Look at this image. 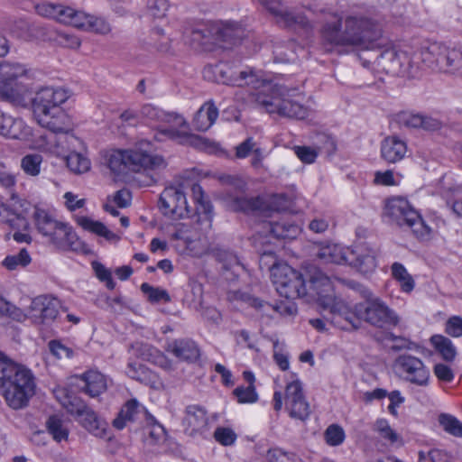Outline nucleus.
I'll return each mask as SVG.
<instances>
[{
	"label": "nucleus",
	"mask_w": 462,
	"mask_h": 462,
	"mask_svg": "<svg viewBox=\"0 0 462 462\" xmlns=\"http://www.w3.org/2000/svg\"><path fill=\"white\" fill-rule=\"evenodd\" d=\"M219 28L216 21H200L190 24L185 29V33L199 46H205L212 42H217V34Z\"/></svg>",
	"instance_id": "5701e85b"
},
{
	"label": "nucleus",
	"mask_w": 462,
	"mask_h": 462,
	"mask_svg": "<svg viewBox=\"0 0 462 462\" xmlns=\"http://www.w3.org/2000/svg\"><path fill=\"white\" fill-rule=\"evenodd\" d=\"M28 134L24 122L20 118H14L0 110V135L11 139H22Z\"/></svg>",
	"instance_id": "cd10ccee"
},
{
	"label": "nucleus",
	"mask_w": 462,
	"mask_h": 462,
	"mask_svg": "<svg viewBox=\"0 0 462 462\" xmlns=\"http://www.w3.org/2000/svg\"><path fill=\"white\" fill-rule=\"evenodd\" d=\"M42 156L39 153H31L25 155L21 162V167L23 171L31 176H37L41 171Z\"/></svg>",
	"instance_id": "6e6d98bb"
},
{
	"label": "nucleus",
	"mask_w": 462,
	"mask_h": 462,
	"mask_svg": "<svg viewBox=\"0 0 462 462\" xmlns=\"http://www.w3.org/2000/svg\"><path fill=\"white\" fill-rule=\"evenodd\" d=\"M350 249H345L338 245H327L319 248L318 257L324 263H353Z\"/></svg>",
	"instance_id": "473e14b6"
},
{
	"label": "nucleus",
	"mask_w": 462,
	"mask_h": 462,
	"mask_svg": "<svg viewBox=\"0 0 462 462\" xmlns=\"http://www.w3.org/2000/svg\"><path fill=\"white\" fill-rule=\"evenodd\" d=\"M324 436L326 442L333 447L342 444L346 437L344 430L336 424L328 426Z\"/></svg>",
	"instance_id": "680f3d73"
},
{
	"label": "nucleus",
	"mask_w": 462,
	"mask_h": 462,
	"mask_svg": "<svg viewBox=\"0 0 462 462\" xmlns=\"http://www.w3.org/2000/svg\"><path fill=\"white\" fill-rule=\"evenodd\" d=\"M35 390L32 372L0 353V394L7 406L13 410L27 407Z\"/></svg>",
	"instance_id": "f03ea898"
},
{
	"label": "nucleus",
	"mask_w": 462,
	"mask_h": 462,
	"mask_svg": "<svg viewBox=\"0 0 462 462\" xmlns=\"http://www.w3.org/2000/svg\"><path fill=\"white\" fill-rule=\"evenodd\" d=\"M182 426L185 434L195 437L208 430V417L206 409L200 405L191 404L185 409V416L182 419Z\"/></svg>",
	"instance_id": "aec40b11"
},
{
	"label": "nucleus",
	"mask_w": 462,
	"mask_h": 462,
	"mask_svg": "<svg viewBox=\"0 0 462 462\" xmlns=\"http://www.w3.org/2000/svg\"><path fill=\"white\" fill-rule=\"evenodd\" d=\"M160 211L173 219L189 217L191 210L187 204L184 192L177 187H167L160 195L158 201Z\"/></svg>",
	"instance_id": "f3484780"
},
{
	"label": "nucleus",
	"mask_w": 462,
	"mask_h": 462,
	"mask_svg": "<svg viewBox=\"0 0 462 462\" xmlns=\"http://www.w3.org/2000/svg\"><path fill=\"white\" fill-rule=\"evenodd\" d=\"M267 460L269 462H302L296 454L285 452L281 448L270 449L267 453Z\"/></svg>",
	"instance_id": "e2e57ef3"
},
{
	"label": "nucleus",
	"mask_w": 462,
	"mask_h": 462,
	"mask_svg": "<svg viewBox=\"0 0 462 462\" xmlns=\"http://www.w3.org/2000/svg\"><path fill=\"white\" fill-rule=\"evenodd\" d=\"M223 83L227 85H253L254 88H257L254 84L258 83V77L253 70H242L239 72L231 71L229 69H220Z\"/></svg>",
	"instance_id": "e433bc0d"
},
{
	"label": "nucleus",
	"mask_w": 462,
	"mask_h": 462,
	"mask_svg": "<svg viewBox=\"0 0 462 462\" xmlns=\"http://www.w3.org/2000/svg\"><path fill=\"white\" fill-rule=\"evenodd\" d=\"M430 343L444 360L450 362L455 359L457 349L449 338L442 335H434L430 337Z\"/></svg>",
	"instance_id": "49530a36"
},
{
	"label": "nucleus",
	"mask_w": 462,
	"mask_h": 462,
	"mask_svg": "<svg viewBox=\"0 0 462 462\" xmlns=\"http://www.w3.org/2000/svg\"><path fill=\"white\" fill-rule=\"evenodd\" d=\"M252 154L253 159L251 164L254 167H257L258 162H260V149L256 147V143L254 139L252 137H248L235 147V153L233 156L228 154H226V156L232 160H242Z\"/></svg>",
	"instance_id": "79ce46f5"
},
{
	"label": "nucleus",
	"mask_w": 462,
	"mask_h": 462,
	"mask_svg": "<svg viewBox=\"0 0 462 462\" xmlns=\"http://www.w3.org/2000/svg\"><path fill=\"white\" fill-rule=\"evenodd\" d=\"M62 406L69 414L75 415L78 418L88 408L81 398L74 394H67L62 402Z\"/></svg>",
	"instance_id": "864d4df0"
},
{
	"label": "nucleus",
	"mask_w": 462,
	"mask_h": 462,
	"mask_svg": "<svg viewBox=\"0 0 462 462\" xmlns=\"http://www.w3.org/2000/svg\"><path fill=\"white\" fill-rule=\"evenodd\" d=\"M73 121L70 118L69 127L62 129H49L50 133L42 136L47 149L54 150L56 152H73L78 151L82 141L73 134Z\"/></svg>",
	"instance_id": "a211bd4d"
},
{
	"label": "nucleus",
	"mask_w": 462,
	"mask_h": 462,
	"mask_svg": "<svg viewBox=\"0 0 462 462\" xmlns=\"http://www.w3.org/2000/svg\"><path fill=\"white\" fill-rule=\"evenodd\" d=\"M32 218L37 231L61 250L78 249L79 238L69 224L58 221L45 209L35 208Z\"/></svg>",
	"instance_id": "0eeeda50"
},
{
	"label": "nucleus",
	"mask_w": 462,
	"mask_h": 462,
	"mask_svg": "<svg viewBox=\"0 0 462 462\" xmlns=\"http://www.w3.org/2000/svg\"><path fill=\"white\" fill-rule=\"evenodd\" d=\"M395 374L402 381L418 387H428L430 371L424 362L412 355H401L393 363Z\"/></svg>",
	"instance_id": "ddd939ff"
},
{
	"label": "nucleus",
	"mask_w": 462,
	"mask_h": 462,
	"mask_svg": "<svg viewBox=\"0 0 462 462\" xmlns=\"http://www.w3.org/2000/svg\"><path fill=\"white\" fill-rule=\"evenodd\" d=\"M400 122L411 128H423L425 130H435L439 128V122L430 116L420 114L403 113L400 116Z\"/></svg>",
	"instance_id": "ea45409f"
},
{
	"label": "nucleus",
	"mask_w": 462,
	"mask_h": 462,
	"mask_svg": "<svg viewBox=\"0 0 462 462\" xmlns=\"http://www.w3.org/2000/svg\"><path fill=\"white\" fill-rule=\"evenodd\" d=\"M78 223L85 230L90 231L99 236L105 237L106 240H115L118 236L110 231L103 223L92 220L88 217H79Z\"/></svg>",
	"instance_id": "de8ad7c7"
},
{
	"label": "nucleus",
	"mask_w": 462,
	"mask_h": 462,
	"mask_svg": "<svg viewBox=\"0 0 462 462\" xmlns=\"http://www.w3.org/2000/svg\"><path fill=\"white\" fill-rule=\"evenodd\" d=\"M350 256L353 263H348L362 273H369L376 267V253L374 249L365 245H356L351 250Z\"/></svg>",
	"instance_id": "bb28decb"
},
{
	"label": "nucleus",
	"mask_w": 462,
	"mask_h": 462,
	"mask_svg": "<svg viewBox=\"0 0 462 462\" xmlns=\"http://www.w3.org/2000/svg\"><path fill=\"white\" fill-rule=\"evenodd\" d=\"M439 422L448 433L455 437H462V422L456 417L442 413L439 417Z\"/></svg>",
	"instance_id": "4d7b16f0"
},
{
	"label": "nucleus",
	"mask_w": 462,
	"mask_h": 462,
	"mask_svg": "<svg viewBox=\"0 0 462 462\" xmlns=\"http://www.w3.org/2000/svg\"><path fill=\"white\" fill-rule=\"evenodd\" d=\"M291 206V199L285 194H273L262 198V218L271 217L273 212L286 210Z\"/></svg>",
	"instance_id": "4c0bfd02"
},
{
	"label": "nucleus",
	"mask_w": 462,
	"mask_h": 462,
	"mask_svg": "<svg viewBox=\"0 0 462 462\" xmlns=\"http://www.w3.org/2000/svg\"><path fill=\"white\" fill-rule=\"evenodd\" d=\"M215 439L223 446H230L235 443L236 434L230 428L218 427L214 432Z\"/></svg>",
	"instance_id": "774afa93"
},
{
	"label": "nucleus",
	"mask_w": 462,
	"mask_h": 462,
	"mask_svg": "<svg viewBox=\"0 0 462 462\" xmlns=\"http://www.w3.org/2000/svg\"><path fill=\"white\" fill-rule=\"evenodd\" d=\"M314 289L322 290L317 292V301L325 310H328L329 317L326 319L335 327L344 329L356 330L360 328V319L356 315V306L351 308L346 301L336 297L330 279L327 275H320L312 282Z\"/></svg>",
	"instance_id": "20e7f679"
},
{
	"label": "nucleus",
	"mask_w": 462,
	"mask_h": 462,
	"mask_svg": "<svg viewBox=\"0 0 462 462\" xmlns=\"http://www.w3.org/2000/svg\"><path fill=\"white\" fill-rule=\"evenodd\" d=\"M27 69L20 63L0 62V100L15 106L23 105L24 94L29 90L23 81Z\"/></svg>",
	"instance_id": "9d476101"
},
{
	"label": "nucleus",
	"mask_w": 462,
	"mask_h": 462,
	"mask_svg": "<svg viewBox=\"0 0 462 462\" xmlns=\"http://www.w3.org/2000/svg\"><path fill=\"white\" fill-rule=\"evenodd\" d=\"M233 393L240 403H252L255 402L258 399L254 385L238 386L234 390Z\"/></svg>",
	"instance_id": "052dcab7"
},
{
	"label": "nucleus",
	"mask_w": 462,
	"mask_h": 462,
	"mask_svg": "<svg viewBox=\"0 0 462 462\" xmlns=\"http://www.w3.org/2000/svg\"><path fill=\"white\" fill-rule=\"evenodd\" d=\"M299 232L297 225L266 221L262 218V234L268 233L273 238L291 239L296 237Z\"/></svg>",
	"instance_id": "7c9ffc66"
},
{
	"label": "nucleus",
	"mask_w": 462,
	"mask_h": 462,
	"mask_svg": "<svg viewBox=\"0 0 462 462\" xmlns=\"http://www.w3.org/2000/svg\"><path fill=\"white\" fill-rule=\"evenodd\" d=\"M32 258L26 248H22L17 254L7 255L3 265L8 270H15L18 266L25 267L30 264Z\"/></svg>",
	"instance_id": "5fc2aeb1"
},
{
	"label": "nucleus",
	"mask_w": 462,
	"mask_h": 462,
	"mask_svg": "<svg viewBox=\"0 0 462 462\" xmlns=\"http://www.w3.org/2000/svg\"><path fill=\"white\" fill-rule=\"evenodd\" d=\"M141 115L157 128L164 124L187 125L183 116L175 112L164 111L162 108L146 104L142 106Z\"/></svg>",
	"instance_id": "b1692460"
},
{
	"label": "nucleus",
	"mask_w": 462,
	"mask_h": 462,
	"mask_svg": "<svg viewBox=\"0 0 462 462\" xmlns=\"http://www.w3.org/2000/svg\"><path fill=\"white\" fill-rule=\"evenodd\" d=\"M127 172H139L142 170H157L166 167V162L162 156L152 155L141 147L135 146L132 149L125 150Z\"/></svg>",
	"instance_id": "6ab92c4d"
},
{
	"label": "nucleus",
	"mask_w": 462,
	"mask_h": 462,
	"mask_svg": "<svg viewBox=\"0 0 462 462\" xmlns=\"http://www.w3.org/2000/svg\"><path fill=\"white\" fill-rule=\"evenodd\" d=\"M136 351L141 359L153 364H159L165 359L161 351L148 344L137 345Z\"/></svg>",
	"instance_id": "13d9d810"
},
{
	"label": "nucleus",
	"mask_w": 462,
	"mask_h": 462,
	"mask_svg": "<svg viewBox=\"0 0 462 462\" xmlns=\"http://www.w3.org/2000/svg\"><path fill=\"white\" fill-rule=\"evenodd\" d=\"M140 289L151 303H168L171 301V296L164 289L153 287L147 282L142 283Z\"/></svg>",
	"instance_id": "603ef678"
},
{
	"label": "nucleus",
	"mask_w": 462,
	"mask_h": 462,
	"mask_svg": "<svg viewBox=\"0 0 462 462\" xmlns=\"http://www.w3.org/2000/svg\"><path fill=\"white\" fill-rule=\"evenodd\" d=\"M219 181L226 189L223 193V199L226 201V193L231 190L233 194H245L249 192V183L245 179L237 175L222 174L218 178Z\"/></svg>",
	"instance_id": "37998d69"
},
{
	"label": "nucleus",
	"mask_w": 462,
	"mask_h": 462,
	"mask_svg": "<svg viewBox=\"0 0 462 462\" xmlns=\"http://www.w3.org/2000/svg\"><path fill=\"white\" fill-rule=\"evenodd\" d=\"M226 206L233 212L243 213L246 216H256L260 211V194L248 196L245 194L226 193Z\"/></svg>",
	"instance_id": "412c9836"
},
{
	"label": "nucleus",
	"mask_w": 462,
	"mask_h": 462,
	"mask_svg": "<svg viewBox=\"0 0 462 462\" xmlns=\"http://www.w3.org/2000/svg\"><path fill=\"white\" fill-rule=\"evenodd\" d=\"M30 310L32 318L40 324H47L53 321L59 314L57 300L46 296L34 298L31 302Z\"/></svg>",
	"instance_id": "4be33fe9"
},
{
	"label": "nucleus",
	"mask_w": 462,
	"mask_h": 462,
	"mask_svg": "<svg viewBox=\"0 0 462 462\" xmlns=\"http://www.w3.org/2000/svg\"><path fill=\"white\" fill-rule=\"evenodd\" d=\"M383 216L399 226H409L420 239H426L430 236V228L405 198L388 199L384 204Z\"/></svg>",
	"instance_id": "1a4fd4ad"
},
{
	"label": "nucleus",
	"mask_w": 462,
	"mask_h": 462,
	"mask_svg": "<svg viewBox=\"0 0 462 462\" xmlns=\"http://www.w3.org/2000/svg\"><path fill=\"white\" fill-rule=\"evenodd\" d=\"M296 92L295 89L289 90L277 83L262 80V107L269 114L304 119L309 116L310 110L294 99L298 96Z\"/></svg>",
	"instance_id": "39448f33"
},
{
	"label": "nucleus",
	"mask_w": 462,
	"mask_h": 462,
	"mask_svg": "<svg viewBox=\"0 0 462 462\" xmlns=\"http://www.w3.org/2000/svg\"><path fill=\"white\" fill-rule=\"evenodd\" d=\"M50 352L59 359L63 357L72 358L74 356V350L63 344L60 340L53 339L48 344Z\"/></svg>",
	"instance_id": "0e129e2a"
},
{
	"label": "nucleus",
	"mask_w": 462,
	"mask_h": 462,
	"mask_svg": "<svg viewBox=\"0 0 462 462\" xmlns=\"http://www.w3.org/2000/svg\"><path fill=\"white\" fill-rule=\"evenodd\" d=\"M324 20L319 36L328 51L349 53L356 51L374 50L382 37L380 24L366 16L347 15L344 19L337 12H329Z\"/></svg>",
	"instance_id": "f257e3e1"
},
{
	"label": "nucleus",
	"mask_w": 462,
	"mask_h": 462,
	"mask_svg": "<svg viewBox=\"0 0 462 462\" xmlns=\"http://www.w3.org/2000/svg\"><path fill=\"white\" fill-rule=\"evenodd\" d=\"M140 411L139 402L135 399H131L123 405L112 425L116 430H121L126 426L127 422L134 421Z\"/></svg>",
	"instance_id": "58836bf2"
},
{
	"label": "nucleus",
	"mask_w": 462,
	"mask_h": 462,
	"mask_svg": "<svg viewBox=\"0 0 462 462\" xmlns=\"http://www.w3.org/2000/svg\"><path fill=\"white\" fill-rule=\"evenodd\" d=\"M106 164L116 175L128 173L125 150H115L109 152L106 157Z\"/></svg>",
	"instance_id": "09e8293b"
},
{
	"label": "nucleus",
	"mask_w": 462,
	"mask_h": 462,
	"mask_svg": "<svg viewBox=\"0 0 462 462\" xmlns=\"http://www.w3.org/2000/svg\"><path fill=\"white\" fill-rule=\"evenodd\" d=\"M85 31L106 34L111 31V27L105 19L90 14V18L88 19Z\"/></svg>",
	"instance_id": "69168bd1"
},
{
	"label": "nucleus",
	"mask_w": 462,
	"mask_h": 462,
	"mask_svg": "<svg viewBox=\"0 0 462 462\" xmlns=\"http://www.w3.org/2000/svg\"><path fill=\"white\" fill-rule=\"evenodd\" d=\"M320 275L324 274L321 273H316L311 278L309 286H307L302 274L290 265L278 263L271 268V279L276 291L287 299L302 298L308 294L317 299V292L322 290V286L316 290L312 286V282Z\"/></svg>",
	"instance_id": "423d86ee"
},
{
	"label": "nucleus",
	"mask_w": 462,
	"mask_h": 462,
	"mask_svg": "<svg viewBox=\"0 0 462 462\" xmlns=\"http://www.w3.org/2000/svg\"><path fill=\"white\" fill-rule=\"evenodd\" d=\"M67 99V92L61 88L46 87L37 91L32 107L38 124L47 129L69 127L70 116L60 106Z\"/></svg>",
	"instance_id": "7ed1b4c3"
},
{
	"label": "nucleus",
	"mask_w": 462,
	"mask_h": 462,
	"mask_svg": "<svg viewBox=\"0 0 462 462\" xmlns=\"http://www.w3.org/2000/svg\"><path fill=\"white\" fill-rule=\"evenodd\" d=\"M218 116V109L213 102H206L195 114L192 120L193 128L205 132L211 127Z\"/></svg>",
	"instance_id": "c756f323"
},
{
	"label": "nucleus",
	"mask_w": 462,
	"mask_h": 462,
	"mask_svg": "<svg viewBox=\"0 0 462 462\" xmlns=\"http://www.w3.org/2000/svg\"><path fill=\"white\" fill-rule=\"evenodd\" d=\"M171 353L178 358L187 362H196L200 356L198 345L191 339H176L171 344Z\"/></svg>",
	"instance_id": "2f4dec72"
},
{
	"label": "nucleus",
	"mask_w": 462,
	"mask_h": 462,
	"mask_svg": "<svg viewBox=\"0 0 462 462\" xmlns=\"http://www.w3.org/2000/svg\"><path fill=\"white\" fill-rule=\"evenodd\" d=\"M191 192L196 203V214L199 216V221L206 220L210 223L213 217L211 201L205 197L204 190L199 183L192 184Z\"/></svg>",
	"instance_id": "c9c22d12"
},
{
	"label": "nucleus",
	"mask_w": 462,
	"mask_h": 462,
	"mask_svg": "<svg viewBox=\"0 0 462 462\" xmlns=\"http://www.w3.org/2000/svg\"><path fill=\"white\" fill-rule=\"evenodd\" d=\"M0 221L6 224L14 232L30 231L31 229L30 223L24 216L4 203H0Z\"/></svg>",
	"instance_id": "f704fd0d"
},
{
	"label": "nucleus",
	"mask_w": 462,
	"mask_h": 462,
	"mask_svg": "<svg viewBox=\"0 0 462 462\" xmlns=\"http://www.w3.org/2000/svg\"><path fill=\"white\" fill-rule=\"evenodd\" d=\"M422 62L433 70L462 75V47H450L441 42H430L420 52Z\"/></svg>",
	"instance_id": "6e6552de"
},
{
	"label": "nucleus",
	"mask_w": 462,
	"mask_h": 462,
	"mask_svg": "<svg viewBox=\"0 0 462 462\" xmlns=\"http://www.w3.org/2000/svg\"><path fill=\"white\" fill-rule=\"evenodd\" d=\"M216 25L219 28V32H217V42L235 45L247 37L246 29L241 23L235 21H216Z\"/></svg>",
	"instance_id": "a878e982"
},
{
	"label": "nucleus",
	"mask_w": 462,
	"mask_h": 462,
	"mask_svg": "<svg viewBox=\"0 0 462 462\" xmlns=\"http://www.w3.org/2000/svg\"><path fill=\"white\" fill-rule=\"evenodd\" d=\"M126 374L142 383L153 386L157 383V375L148 367L136 362H129L126 366Z\"/></svg>",
	"instance_id": "a19ab883"
},
{
	"label": "nucleus",
	"mask_w": 462,
	"mask_h": 462,
	"mask_svg": "<svg viewBox=\"0 0 462 462\" xmlns=\"http://www.w3.org/2000/svg\"><path fill=\"white\" fill-rule=\"evenodd\" d=\"M374 430L377 431L380 437L391 444L399 440V435L391 428L389 422L384 419H379L375 421Z\"/></svg>",
	"instance_id": "bf43d9fd"
},
{
	"label": "nucleus",
	"mask_w": 462,
	"mask_h": 462,
	"mask_svg": "<svg viewBox=\"0 0 462 462\" xmlns=\"http://www.w3.org/2000/svg\"><path fill=\"white\" fill-rule=\"evenodd\" d=\"M188 124H164L161 127L157 128V133L155 134L154 138L160 142L164 141L166 139L173 141L185 140L193 146L204 149L208 152H222L220 148L216 143H211L209 140L202 138L199 135L191 134L188 133Z\"/></svg>",
	"instance_id": "dca6fc26"
},
{
	"label": "nucleus",
	"mask_w": 462,
	"mask_h": 462,
	"mask_svg": "<svg viewBox=\"0 0 462 462\" xmlns=\"http://www.w3.org/2000/svg\"><path fill=\"white\" fill-rule=\"evenodd\" d=\"M68 168L74 173L81 174L90 169V161L78 151L66 155Z\"/></svg>",
	"instance_id": "3c124183"
},
{
	"label": "nucleus",
	"mask_w": 462,
	"mask_h": 462,
	"mask_svg": "<svg viewBox=\"0 0 462 462\" xmlns=\"http://www.w3.org/2000/svg\"><path fill=\"white\" fill-rule=\"evenodd\" d=\"M356 315L360 322L365 321L378 328L397 326L400 321L397 313L371 292H367L364 302L356 304Z\"/></svg>",
	"instance_id": "9b49d317"
},
{
	"label": "nucleus",
	"mask_w": 462,
	"mask_h": 462,
	"mask_svg": "<svg viewBox=\"0 0 462 462\" xmlns=\"http://www.w3.org/2000/svg\"><path fill=\"white\" fill-rule=\"evenodd\" d=\"M391 273L393 279L399 282L402 292L411 293L414 290L415 282L403 264L398 262L393 263Z\"/></svg>",
	"instance_id": "a18cd8bd"
},
{
	"label": "nucleus",
	"mask_w": 462,
	"mask_h": 462,
	"mask_svg": "<svg viewBox=\"0 0 462 462\" xmlns=\"http://www.w3.org/2000/svg\"><path fill=\"white\" fill-rule=\"evenodd\" d=\"M284 404L290 417L305 420L310 414V403L306 400L300 380L295 374L286 379Z\"/></svg>",
	"instance_id": "2eb2a0df"
},
{
	"label": "nucleus",
	"mask_w": 462,
	"mask_h": 462,
	"mask_svg": "<svg viewBox=\"0 0 462 462\" xmlns=\"http://www.w3.org/2000/svg\"><path fill=\"white\" fill-rule=\"evenodd\" d=\"M262 7L273 17L274 22L282 28H300L310 32L313 23L297 6H289L283 0H262Z\"/></svg>",
	"instance_id": "f8f14e48"
},
{
	"label": "nucleus",
	"mask_w": 462,
	"mask_h": 462,
	"mask_svg": "<svg viewBox=\"0 0 462 462\" xmlns=\"http://www.w3.org/2000/svg\"><path fill=\"white\" fill-rule=\"evenodd\" d=\"M297 313L296 304L288 300L271 302H262V319L266 321H279L282 319L291 318Z\"/></svg>",
	"instance_id": "393cba45"
},
{
	"label": "nucleus",
	"mask_w": 462,
	"mask_h": 462,
	"mask_svg": "<svg viewBox=\"0 0 462 462\" xmlns=\"http://www.w3.org/2000/svg\"><path fill=\"white\" fill-rule=\"evenodd\" d=\"M81 425L95 436L104 437L106 434V423L100 420L97 414L88 407L84 413L79 417Z\"/></svg>",
	"instance_id": "c03bdc74"
},
{
	"label": "nucleus",
	"mask_w": 462,
	"mask_h": 462,
	"mask_svg": "<svg viewBox=\"0 0 462 462\" xmlns=\"http://www.w3.org/2000/svg\"><path fill=\"white\" fill-rule=\"evenodd\" d=\"M407 152V146L404 141L396 136L385 138L381 145L382 157L388 162L401 161Z\"/></svg>",
	"instance_id": "c85d7f7f"
},
{
	"label": "nucleus",
	"mask_w": 462,
	"mask_h": 462,
	"mask_svg": "<svg viewBox=\"0 0 462 462\" xmlns=\"http://www.w3.org/2000/svg\"><path fill=\"white\" fill-rule=\"evenodd\" d=\"M80 378L84 382L82 391L90 397H97L106 390V379L100 372L89 370Z\"/></svg>",
	"instance_id": "72a5a7b5"
},
{
	"label": "nucleus",
	"mask_w": 462,
	"mask_h": 462,
	"mask_svg": "<svg viewBox=\"0 0 462 462\" xmlns=\"http://www.w3.org/2000/svg\"><path fill=\"white\" fill-rule=\"evenodd\" d=\"M46 428L55 441L60 442L68 439L69 430L59 416H50L46 421Z\"/></svg>",
	"instance_id": "8fccbe9b"
},
{
	"label": "nucleus",
	"mask_w": 462,
	"mask_h": 462,
	"mask_svg": "<svg viewBox=\"0 0 462 462\" xmlns=\"http://www.w3.org/2000/svg\"><path fill=\"white\" fill-rule=\"evenodd\" d=\"M170 5L168 0H147V10L154 18L165 16Z\"/></svg>",
	"instance_id": "338daca9"
},
{
	"label": "nucleus",
	"mask_w": 462,
	"mask_h": 462,
	"mask_svg": "<svg viewBox=\"0 0 462 462\" xmlns=\"http://www.w3.org/2000/svg\"><path fill=\"white\" fill-rule=\"evenodd\" d=\"M411 56L402 51L388 48L373 61V69L393 76H412L414 69Z\"/></svg>",
	"instance_id": "4468645a"
}]
</instances>
